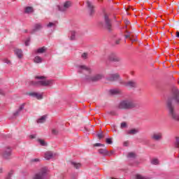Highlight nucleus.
Here are the masks:
<instances>
[{
  "label": "nucleus",
  "instance_id": "nucleus-13",
  "mask_svg": "<svg viewBox=\"0 0 179 179\" xmlns=\"http://www.w3.org/2000/svg\"><path fill=\"white\" fill-rule=\"evenodd\" d=\"M120 79V74L115 73V74H110L107 78V80H109L110 82H114L115 80H118Z\"/></svg>",
  "mask_w": 179,
  "mask_h": 179
},
{
  "label": "nucleus",
  "instance_id": "nucleus-23",
  "mask_svg": "<svg viewBox=\"0 0 179 179\" xmlns=\"http://www.w3.org/2000/svg\"><path fill=\"white\" fill-rule=\"evenodd\" d=\"M34 62H35V64H41V62H43V58L40 56H36L34 59Z\"/></svg>",
  "mask_w": 179,
  "mask_h": 179
},
{
  "label": "nucleus",
  "instance_id": "nucleus-32",
  "mask_svg": "<svg viewBox=\"0 0 179 179\" xmlns=\"http://www.w3.org/2000/svg\"><path fill=\"white\" fill-rule=\"evenodd\" d=\"M96 136L99 139H103V138H104V135L103 134V132H101L99 134H96Z\"/></svg>",
  "mask_w": 179,
  "mask_h": 179
},
{
  "label": "nucleus",
  "instance_id": "nucleus-21",
  "mask_svg": "<svg viewBox=\"0 0 179 179\" xmlns=\"http://www.w3.org/2000/svg\"><path fill=\"white\" fill-rule=\"evenodd\" d=\"M138 132H139V129H133L129 130L127 131V135H136V134H138Z\"/></svg>",
  "mask_w": 179,
  "mask_h": 179
},
{
  "label": "nucleus",
  "instance_id": "nucleus-48",
  "mask_svg": "<svg viewBox=\"0 0 179 179\" xmlns=\"http://www.w3.org/2000/svg\"><path fill=\"white\" fill-rule=\"evenodd\" d=\"M0 94L3 96L5 94V92H3V91L2 90H0Z\"/></svg>",
  "mask_w": 179,
  "mask_h": 179
},
{
  "label": "nucleus",
  "instance_id": "nucleus-53",
  "mask_svg": "<svg viewBox=\"0 0 179 179\" xmlns=\"http://www.w3.org/2000/svg\"><path fill=\"white\" fill-rule=\"evenodd\" d=\"M127 23H129V21H127Z\"/></svg>",
  "mask_w": 179,
  "mask_h": 179
},
{
  "label": "nucleus",
  "instance_id": "nucleus-29",
  "mask_svg": "<svg viewBox=\"0 0 179 179\" xmlns=\"http://www.w3.org/2000/svg\"><path fill=\"white\" fill-rule=\"evenodd\" d=\"M37 141L40 143L41 146H47V143L44 140L41 138L38 139Z\"/></svg>",
  "mask_w": 179,
  "mask_h": 179
},
{
  "label": "nucleus",
  "instance_id": "nucleus-49",
  "mask_svg": "<svg viewBox=\"0 0 179 179\" xmlns=\"http://www.w3.org/2000/svg\"><path fill=\"white\" fill-rule=\"evenodd\" d=\"M176 37L179 38V31H176Z\"/></svg>",
  "mask_w": 179,
  "mask_h": 179
},
{
  "label": "nucleus",
  "instance_id": "nucleus-27",
  "mask_svg": "<svg viewBox=\"0 0 179 179\" xmlns=\"http://www.w3.org/2000/svg\"><path fill=\"white\" fill-rule=\"evenodd\" d=\"M110 94H120L121 91L120 90H110Z\"/></svg>",
  "mask_w": 179,
  "mask_h": 179
},
{
  "label": "nucleus",
  "instance_id": "nucleus-30",
  "mask_svg": "<svg viewBox=\"0 0 179 179\" xmlns=\"http://www.w3.org/2000/svg\"><path fill=\"white\" fill-rule=\"evenodd\" d=\"M127 157H129L130 159H135L136 157V154L134 152H129L127 155Z\"/></svg>",
  "mask_w": 179,
  "mask_h": 179
},
{
  "label": "nucleus",
  "instance_id": "nucleus-47",
  "mask_svg": "<svg viewBox=\"0 0 179 179\" xmlns=\"http://www.w3.org/2000/svg\"><path fill=\"white\" fill-rule=\"evenodd\" d=\"M109 153L110 154V155H106V156H113V155H114V151H110L109 152Z\"/></svg>",
  "mask_w": 179,
  "mask_h": 179
},
{
  "label": "nucleus",
  "instance_id": "nucleus-31",
  "mask_svg": "<svg viewBox=\"0 0 179 179\" xmlns=\"http://www.w3.org/2000/svg\"><path fill=\"white\" fill-rule=\"evenodd\" d=\"M88 55L87 52H84L81 55V58H83V59H87Z\"/></svg>",
  "mask_w": 179,
  "mask_h": 179
},
{
  "label": "nucleus",
  "instance_id": "nucleus-17",
  "mask_svg": "<svg viewBox=\"0 0 179 179\" xmlns=\"http://www.w3.org/2000/svg\"><path fill=\"white\" fill-rule=\"evenodd\" d=\"M54 157V153H52V152L51 151H48L45 153V159H46V160H50L51 159H52V157Z\"/></svg>",
  "mask_w": 179,
  "mask_h": 179
},
{
  "label": "nucleus",
  "instance_id": "nucleus-46",
  "mask_svg": "<svg viewBox=\"0 0 179 179\" xmlns=\"http://www.w3.org/2000/svg\"><path fill=\"white\" fill-rule=\"evenodd\" d=\"M31 162H40V159L38 158H36V159H31Z\"/></svg>",
  "mask_w": 179,
  "mask_h": 179
},
{
  "label": "nucleus",
  "instance_id": "nucleus-6",
  "mask_svg": "<svg viewBox=\"0 0 179 179\" xmlns=\"http://www.w3.org/2000/svg\"><path fill=\"white\" fill-rule=\"evenodd\" d=\"M108 60L110 61V62H119L121 63L122 61V58L118 56L116 53L111 52L108 55Z\"/></svg>",
  "mask_w": 179,
  "mask_h": 179
},
{
  "label": "nucleus",
  "instance_id": "nucleus-4",
  "mask_svg": "<svg viewBox=\"0 0 179 179\" xmlns=\"http://www.w3.org/2000/svg\"><path fill=\"white\" fill-rule=\"evenodd\" d=\"M101 26L103 29L108 30V31H111L113 30V22L108 15L104 14L103 22L101 23Z\"/></svg>",
  "mask_w": 179,
  "mask_h": 179
},
{
  "label": "nucleus",
  "instance_id": "nucleus-12",
  "mask_svg": "<svg viewBox=\"0 0 179 179\" xmlns=\"http://www.w3.org/2000/svg\"><path fill=\"white\" fill-rule=\"evenodd\" d=\"M87 6L89 9V15L90 16H93L94 15V6L90 1H87Z\"/></svg>",
  "mask_w": 179,
  "mask_h": 179
},
{
  "label": "nucleus",
  "instance_id": "nucleus-14",
  "mask_svg": "<svg viewBox=\"0 0 179 179\" xmlns=\"http://www.w3.org/2000/svg\"><path fill=\"white\" fill-rule=\"evenodd\" d=\"M29 96L31 97H36L38 100L43 99V94H40L38 92H29L28 93Z\"/></svg>",
  "mask_w": 179,
  "mask_h": 179
},
{
  "label": "nucleus",
  "instance_id": "nucleus-19",
  "mask_svg": "<svg viewBox=\"0 0 179 179\" xmlns=\"http://www.w3.org/2000/svg\"><path fill=\"white\" fill-rule=\"evenodd\" d=\"M15 54L17 55V58L20 59L23 57V52L20 49H15Z\"/></svg>",
  "mask_w": 179,
  "mask_h": 179
},
{
  "label": "nucleus",
  "instance_id": "nucleus-15",
  "mask_svg": "<svg viewBox=\"0 0 179 179\" xmlns=\"http://www.w3.org/2000/svg\"><path fill=\"white\" fill-rule=\"evenodd\" d=\"M41 29H43V25H41V23L35 24L34 26V29L31 31V34H33V33H35V31H37L38 30H41Z\"/></svg>",
  "mask_w": 179,
  "mask_h": 179
},
{
  "label": "nucleus",
  "instance_id": "nucleus-25",
  "mask_svg": "<svg viewBox=\"0 0 179 179\" xmlns=\"http://www.w3.org/2000/svg\"><path fill=\"white\" fill-rule=\"evenodd\" d=\"M45 51H47V48H45V46L38 48L36 50L37 54H43V52H45Z\"/></svg>",
  "mask_w": 179,
  "mask_h": 179
},
{
  "label": "nucleus",
  "instance_id": "nucleus-40",
  "mask_svg": "<svg viewBox=\"0 0 179 179\" xmlns=\"http://www.w3.org/2000/svg\"><path fill=\"white\" fill-rule=\"evenodd\" d=\"M37 134H31L29 136L30 139H36Z\"/></svg>",
  "mask_w": 179,
  "mask_h": 179
},
{
  "label": "nucleus",
  "instance_id": "nucleus-1",
  "mask_svg": "<svg viewBox=\"0 0 179 179\" xmlns=\"http://www.w3.org/2000/svg\"><path fill=\"white\" fill-rule=\"evenodd\" d=\"M173 101L176 103V106H179V90L177 88H173L171 96H169L166 101V107L169 116L171 117L173 120H175V121H179V116L176 114Z\"/></svg>",
  "mask_w": 179,
  "mask_h": 179
},
{
  "label": "nucleus",
  "instance_id": "nucleus-43",
  "mask_svg": "<svg viewBox=\"0 0 179 179\" xmlns=\"http://www.w3.org/2000/svg\"><path fill=\"white\" fill-rule=\"evenodd\" d=\"M94 146H104V144H101V143H95L94 145Z\"/></svg>",
  "mask_w": 179,
  "mask_h": 179
},
{
  "label": "nucleus",
  "instance_id": "nucleus-7",
  "mask_svg": "<svg viewBox=\"0 0 179 179\" xmlns=\"http://www.w3.org/2000/svg\"><path fill=\"white\" fill-rule=\"evenodd\" d=\"M71 6H72V1H67L64 3L63 6H57V8L60 12H66Z\"/></svg>",
  "mask_w": 179,
  "mask_h": 179
},
{
  "label": "nucleus",
  "instance_id": "nucleus-54",
  "mask_svg": "<svg viewBox=\"0 0 179 179\" xmlns=\"http://www.w3.org/2000/svg\"><path fill=\"white\" fill-rule=\"evenodd\" d=\"M113 179H117V178H113Z\"/></svg>",
  "mask_w": 179,
  "mask_h": 179
},
{
  "label": "nucleus",
  "instance_id": "nucleus-38",
  "mask_svg": "<svg viewBox=\"0 0 179 179\" xmlns=\"http://www.w3.org/2000/svg\"><path fill=\"white\" fill-rule=\"evenodd\" d=\"M125 38H129L133 43L135 41V40L131 39V35L129 34L124 35Z\"/></svg>",
  "mask_w": 179,
  "mask_h": 179
},
{
  "label": "nucleus",
  "instance_id": "nucleus-24",
  "mask_svg": "<svg viewBox=\"0 0 179 179\" xmlns=\"http://www.w3.org/2000/svg\"><path fill=\"white\" fill-rule=\"evenodd\" d=\"M45 120H47V115H43L41 118L38 119L37 123L38 124H43V122H45Z\"/></svg>",
  "mask_w": 179,
  "mask_h": 179
},
{
  "label": "nucleus",
  "instance_id": "nucleus-52",
  "mask_svg": "<svg viewBox=\"0 0 179 179\" xmlns=\"http://www.w3.org/2000/svg\"><path fill=\"white\" fill-rule=\"evenodd\" d=\"M86 131H87V129L85 127Z\"/></svg>",
  "mask_w": 179,
  "mask_h": 179
},
{
  "label": "nucleus",
  "instance_id": "nucleus-16",
  "mask_svg": "<svg viewBox=\"0 0 179 179\" xmlns=\"http://www.w3.org/2000/svg\"><path fill=\"white\" fill-rule=\"evenodd\" d=\"M24 106H26V103H24L20 105V106L19 107L18 110H17L13 113L14 117H18V115H20V113L22 112V110L24 109Z\"/></svg>",
  "mask_w": 179,
  "mask_h": 179
},
{
  "label": "nucleus",
  "instance_id": "nucleus-51",
  "mask_svg": "<svg viewBox=\"0 0 179 179\" xmlns=\"http://www.w3.org/2000/svg\"><path fill=\"white\" fill-rule=\"evenodd\" d=\"M25 33H27V30H25Z\"/></svg>",
  "mask_w": 179,
  "mask_h": 179
},
{
  "label": "nucleus",
  "instance_id": "nucleus-34",
  "mask_svg": "<svg viewBox=\"0 0 179 179\" xmlns=\"http://www.w3.org/2000/svg\"><path fill=\"white\" fill-rule=\"evenodd\" d=\"M120 128H122V129L124 128H127V122H122L120 125Z\"/></svg>",
  "mask_w": 179,
  "mask_h": 179
},
{
  "label": "nucleus",
  "instance_id": "nucleus-36",
  "mask_svg": "<svg viewBox=\"0 0 179 179\" xmlns=\"http://www.w3.org/2000/svg\"><path fill=\"white\" fill-rule=\"evenodd\" d=\"M106 143H108V145H111L113 143V140L111 138H106Z\"/></svg>",
  "mask_w": 179,
  "mask_h": 179
},
{
  "label": "nucleus",
  "instance_id": "nucleus-10",
  "mask_svg": "<svg viewBox=\"0 0 179 179\" xmlns=\"http://www.w3.org/2000/svg\"><path fill=\"white\" fill-rule=\"evenodd\" d=\"M77 68L79 73H83V71H85V72H87V73H92V69L85 65H79L77 66Z\"/></svg>",
  "mask_w": 179,
  "mask_h": 179
},
{
  "label": "nucleus",
  "instance_id": "nucleus-28",
  "mask_svg": "<svg viewBox=\"0 0 179 179\" xmlns=\"http://www.w3.org/2000/svg\"><path fill=\"white\" fill-rule=\"evenodd\" d=\"M159 164V159L157 158H153L151 159V164H154L155 166H157Z\"/></svg>",
  "mask_w": 179,
  "mask_h": 179
},
{
  "label": "nucleus",
  "instance_id": "nucleus-20",
  "mask_svg": "<svg viewBox=\"0 0 179 179\" xmlns=\"http://www.w3.org/2000/svg\"><path fill=\"white\" fill-rule=\"evenodd\" d=\"M71 166H73V167H74V169H76L77 170L78 169H80V167H82V164L79 162H71Z\"/></svg>",
  "mask_w": 179,
  "mask_h": 179
},
{
  "label": "nucleus",
  "instance_id": "nucleus-8",
  "mask_svg": "<svg viewBox=\"0 0 179 179\" xmlns=\"http://www.w3.org/2000/svg\"><path fill=\"white\" fill-rule=\"evenodd\" d=\"M122 84H123L126 87H129V89H136V87H138V83H136L135 80L122 82Z\"/></svg>",
  "mask_w": 179,
  "mask_h": 179
},
{
  "label": "nucleus",
  "instance_id": "nucleus-22",
  "mask_svg": "<svg viewBox=\"0 0 179 179\" xmlns=\"http://www.w3.org/2000/svg\"><path fill=\"white\" fill-rule=\"evenodd\" d=\"M24 12V13H33V12H34V10L31 6H27L25 7Z\"/></svg>",
  "mask_w": 179,
  "mask_h": 179
},
{
  "label": "nucleus",
  "instance_id": "nucleus-44",
  "mask_svg": "<svg viewBox=\"0 0 179 179\" xmlns=\"http://www.w3.org/2000/svg\"><path fill=\"white\" fill-rule=\"evenodd\" d=\"M124 146H128L129 145V142L128 141H124L123 143Z\"/></svg>",
  "mask_w": 179,
  "mask_h": 179
},
{
  "label": "nucleus",
  "instance_id": "nucleus-2",
  "mask_svg": "<svg viewBox=\"0 0 179 179\" xmlns=\"http://www.w3.org/2000/svg\"><path fill=\"white\" fill-rule=\"evenodd\" d=\"M137 107H139V105L132 99L122 100L117 106L119 110H133V108H136Z\"/></svg>",
  "mask_w": 179,
  "mask_h": 179
},
{
  "label": "nucleus",
  "instance_id": "nucleus-5",
  "mask_svg": "<svg viewBox=\"0 0 179 179\" xmlns=\"http://www.w3.org/2000/svg\"><path fill=\"white\" fill-rule=\"evenodd\" d=\"M101 79H104V74L103 73H97L92 76H85V80H87V82H99V80H101Z\"/></svg>",
  "mask_w": 179,
  "mask_h": 179
},
{
  "label": "nucleus",
  "instance_id": "nucleus-9",
  "mask_svg": "<svg viewBox=\"0 0 179 179\" xmlns=\"http://www.w3.org/2000/svg\"><path fill=\"white\" fill-rule=\"evenodd\" d=\"M151 139L152 141H155L156 142H159L163 139V133L158 131V132H154L151 135Z\"/></svg>",
  "mask_w": 179,
  "mask_h": 179
},
{
  "label": "nucleus",
  "instance_id": "nucleus-35",
  "mask_svg": "<svg viewBox=\"0 0 179 179\" xmlns=\"http://www.w3.org/2000/svg\"><path fill=\"white\" fill-rule=\"evenodd\" d=\"M52 135H58V131L57 130V129H52Z\"/></svg>",
  "mask_w": 179,
  "mask_h": 179
},
{
  "label": "nucleus",
  "instance_id": "nucleus-41",
  "mask_svg": "<svg viewBox=\"0 0 179 179\" xmlns=\"http://www.w3.org/2000/svg\"><path fill=\"white\" fill-rule=\"evenodd\" d=\"M52 26H55V24L53 22H49V24L47 25V27H52Z\"/></svg>",
  "mask_w": 179,
  "mask_h": 179
},
{
  "label": "nucleus",
  "instance_id": "nucleus-18",
  "mask_svg": "<svg viewBox=\"0 0 179 179\" xmlns=\"http://www.w3.org/2000/svg\"><path fill=\"white\" fill-rule=\"evenodd\" d=\"M99 153L100 155H103V156H107V155H110V152L107 150V148H101L99 150Z\"/></svg>",
  "mask_w": 179,
  "mask_h": 179
},
{
  "label": "nucleus",
  "instance_id": "nucleus-39",
  "mask_svg": "<svg viewBox=\"0 0 179 179\" xmlns=\"http://www.w3.org/2000/svg\"><path fill=\"white\" fill-rule=\"evenodd\" d=\"M3 62L5 64H8V65L10 64V60L8 59H3Z\"/></svg>",
  "mask_w": 179,
  "mask_h": 179
},
{
  "label": "nucleus",
  "instance_id": "nucleus-45",
  "mask_svg": "<svg viewBox=\"0 0 179 179\" xmlns=\"http://www.w3.org/2000/svg\"><path fill=\"white\" fill-rule=\"evenodd\" d=\"M120 41H121V38H119V39L116 40L115 41V44H117V45L120 44Z\"/></svg>",
  "mask_w": 179,
  "mask_h": 179
},
{
  "label": "nucleus",
  "instance_id": "nucleus-33",
  "mask_svg": "<svg viewBox=\"0 0 179 179\" xmlns=\"http://www.w3.org/2000/svg\"><path fill=\"white\" fill-rule=\"evenodd\" d=\"M175 147L177 148H179V137H176V141L175 142Z\"/></svg>",
  "mask_w": 179,
  "mask_h": 179
},
{
  "label": "nucleus",
  "instance_id": "nucleus-3",
  "mask_svg": "<svg viewBox=\"0 0 179 179\" xmlns=\"http://www.w3.org/2000/svg\"><path fill=\"white\" fill-rule=\"evenodd\" d=\"M35 79H38L39 80L37 82L30 81L29 85L32 86H43V87L52 86V85H54V80H45V76H36L35 77Z\"/></svg>",
  "mask_w": 179,
  "mask_h": 179
},
{
  "label": "nucleus",
  "instance_id": "nucleus-11",
  "mask_svg": "<svg viewBox=\"0 0 179 179\" xmlns=\"http://www.w3.org/2000/svg\"><path fill=\"white\" fill-rule=\"evenodd\" d=\"M3 159H9L10 156H12V149L10 147H7L2 153Z\"/></svg>",
  "mask_w": 179,
  "mask_h": 179
},
{
  "label": "nucleus",
  "instance_id": "nucleus-42",
  "mask_svg": "<svg viewBox=\"0 0 179 179\" xmlns=\"http://www.w3.org/2000/svg\"><path fill=\"white\" fill-rule=\"evenodd\" d=\"M29 43H30V38H28L25 41V45L27 47L29 45Z\"/></svg>",
  "mask_w": 179,
  "mask_h": 179
},
{
  "label": "nucleus",
  "instance_id": "nucleus-50",
  "mask_svg": "<svg viewBox=\"0 0 179 179\" xmlns=\"http://www.w3.org/2000/svg\"><path fill=\"white\" fill-rule=\"evenodd\" d=\"M3 173V169L2 168L0 169V174Z\"/></svg>",
  "mask_w": 179,
  "mask_h": 179
},
{
  "label": "nucleus",
  "instance_id": "nucleus-37",
  "mask_svg": "<svg viewBox=\"0 0 179 179\" xmlns=\"http://www.w3.org/2000/svg\"><path fill=\"white\" fill-rule=\"evenodd\" d=\"M108 114H110V115H117V112L115 110H112L108 112Z\"/></svg>",
  "mask_w": 179,
  "mask_h": 179
},
{
  "label": "nucleus",
  "instance_id": "nucleus-26",
  "mask_svg": "<svg viewBox=\"0 0 179 179\" xmlns=\"http://www.w3.org/2000/svg\"><path fill=\"white\" fill-rule=\"evenodd\" d=\"M76 32L75 31H70V40L71 41H73V40H76Z\"/></svg>",
  "mask_w": 179,
  "mask_h": 179
}]
</instances>
